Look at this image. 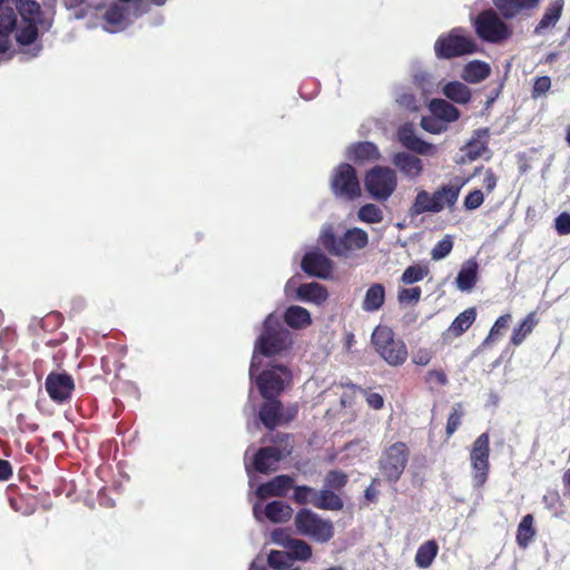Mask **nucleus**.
Instances as JSON below:
<instances>
[{"label":"nucleus","instance_id":"9","mask_svg":"<svg viewBox=\"0 0 570 570\" xmlns=\"http://www.w3.org/2000/svg\"><path fill=\"white\" fill-rule=\"evenodd\" d=\"M332 188L336 195L346 199H353L361 195L360 183L351 165L338 166L332 178Z\"/></svg>","mask_w":570,"mask_h":570},{"label":"nucleus","instance_id":"24","mask_svg":"<svg viewBox=\"0 0 570 570\" xmlns=\"http://www.w3.org/2000/svg\"><path fill=\"white\" fill-rule=\"evenodd\" d=\"M284 320L289 327L295 330L305 328L312 323L309 312L297 305L289 306L285 311Z\"/></svg>","mask_w":570,"mask_h":570},{"label":"nucleus","instance_id":"42","mask_svg":"<svg viewBox=\"0 0 570 570\" xmlns=\"http://www.w3.org/2000/svg\"><path fill=\"white\" fill-rule=\"evenodd\" d=\"M291 559L305 561L312 556V548L305 541L293 538L287 548Z\"/></svg>","mask_w":570,"mask_h":570},{"label":"nucleus","instance_id":"47","mask_svg":"<svg viewBox=\"0 0 570 570\" xmlns=\"http://www.w3.org/2000/svg\"><path fill=\"white\" fill-rule=\"evenodd\" d=\"M421 297L420 287L402 288L397 293V301L401 305H415Z\"/></svg>","mask_w":570,"mask_h":570},{"label":"nucleus","instance_id":"55","mask_svg":"<svg viewBox=\"0 0 570 570\" xmlns=\"http://www.w3.org/2000/svg\"><path fill=\"white\" fill-rule=\"evenodd\" d=\"M551 87V79L547 76H543V77H539L535 79L534 81V86H533V97H538V96H542L544 95L546 92L549 91Z\"/></svg>","mask_w":570,"mask_h":570},{"label":"nucleus","instance_id":"8","mask_svg":"<svg viewBox=\"0 0 570 570\" xmlns=\"http://www.w3.org/2000/svg\"><path fill=\"white\" fill-rule=\"evenodd\" d=\"M489 455H490V436L488 433H482L473 442L470 461L474 470L473 483L475 487H482L489 473Z\"/></svg>","mask_w":570,"mask_h":570},{"label":"nucleus","instance_id":"7","mask_svg":"<svg viewBox=\"0 0 570 570\" xmlns=\"http://www.w3.org/2000/svg\"><path fill=\"white\" fill-rule=\"evenodd\" d=\"M407 460V446L403 442H396L383 452L379 469L389 482L395 483L401 478Z\"/></svg>","mask_w":570,"mask_h":570},{"label":"nucleus","instance_id":"58","mask_svg":"<svg viewBox=\"0 0 570 570\" xmlns=\"http://www.w3.org/2000/svg\"><path fill=\"white\" fill-rule=\"evenodd\" d=\"M426 382L431 385H445L448 383V379L443 371L433 370L428 372Z\"/></svg>","mask_w":570,"mask_h":570},{"label":"nucleus","instance_id":"56","mask_svg":"<svg viewBox=\"0 0 570 570\" xmlns=\"http://www.w3.org/2000/svg\"><path fill=\"white\" fill-rule=\"evenodd\" d=\"M556 229L560 235L570 234V214L562 213L556 218Z\"/></svg>","mask_w":570,"mask_h":570},{"label":"nucleus","instance_id":"40","mask_svg":"<svg viewBox=\"0 0 570 570\" xmlns=\"http://www.w3.org/2000/svg\"><path fill=\"white\" fill-rule=\"evenodd\" d=\"M104 19L115 29L121 28L127 20V9L122 6L114 4L106 10Z\"/></svg>","mask_w":570,"mask_h":570},{"label":"nucleus","instance_id":"44","mask_svg":"<svg viewBox=\"0 0 570 570\" xmlns=\"http://www.w3.org/2000/svg\"><path fill=\"white\" fill-rule=\"evenodd\" d=\"M38 38V28L36 23H27L16 35V40L21 46H29Z\"/></svg>","mask_w":570,"mask_h":570},{"label":"nucleus","instance_id":"41","mask_svg":"<svg viewBox=\"0 0 570 570\" xmlns=\"http://www.w3.org/2000/svg\"><path fill=\"white\" fill-rule=\"evenodd\" d=\"M17 26V14L11 7H0V36L8 37Z\"/></svg>","mask_w":570,"mask_h":570},{"label":"nucleus","instance_id":"31","mask_svg":"<svg viewBox=\"0 0 570 570\" xmlns=\"http://www.w3.org/2000/svg\"><path fill=\"white\" fill-rule=\"evenodd\" d=\"M312 504L320 509L340 510L343 508L341 498L330 490H316L315 499Z\"/></svg>","mask_w":570,"mask_h":570},{"label":"nucleus","instance_id":"16","mask_svg":"<svg viewBox=\"0 0 570 570\" xmlns=\"http://www.w3.org/2000/svg\"><path fill=\"white\" fill-rule=\"evenodd\" d=\"M489 136L488 128L476 129L470 141L462 148V161H473L483 156L488 149Z\"/></svg>","mask_w":570,"mask_h":570},{"label":"nucleus","instance_id":"35","mask_svg":"<svg viewBox=\"0 0 570 570\" xmlns=\"http://www.w3.org/2000/svg\"><path fill=\"white\" fill-rule=\"evenodd\" d=\"M476 282V264L466 263L458 274L456 285L461 291H470Z\"/></svg>","mask_w":570,"mask_h":570},{"label":"nucleus","instance_id":"17","mask_svg":"<svg viewBox=\"0 0 570 570\" xmlns=\"http://www.w3.org/2000/svg\"><path fill=\"white\" fill-rule=\"evenodd\" d=\"M392 163L409 179H416L424 171L422 159L405 151L395 154Z\"/></svg>","mask_w":570,"mask_h":570},{"label":"nucleus","instance_id":"15","mask_svg":"<svg viewBox=\"0 0 570 570\" xmlns=\"http://www.w3.org/2000/svg\"><path fill=\"white\" fill-rule=\"evenodd\" d=\"M463 185V183L459 181L450 183L446 185H442L434 190L432 197L439 213L445 208L452 209L454 207L459 199Z\"/></svg>","mask_w":570,"mask_h":570},{"label":"nucleus","instance_id":"59","mask_svg":"<svg viewBox=\"0 0 570 570\" xmlns=\"http://www.w3.org/2000/svg\"><path fill=\"white\" fill-rule=\"evenodd\" d=\"M364 394H365L366 403L368 404L370 407H372L374 410H380L383 407L384 399L381 394L375 393V392H368V391H365Z\"/></svg>","mask_w":570,"mask_h":570},{"label":"nucleus","instance_id":"3","mask_svg":"<svg viewBox=\"0 0 570 570\" xmlns=\"http://www.w3.org/2000/svg\"><path fill=\"white\" fill-rule=\"evenodd\" d=\"M434 50L439 58L450 59L475 52L476 43L463 29L454 28L436 40Z\"/></svg>","mask_w":570,"mask_h":570},{"label":"nucleus","instance_id":"2","mask_svg":"<svg viewBox=\"0 0 570 570\" xmlns=\"http://www.w3.org/2000/svg\"><path fill=\"white\" fill-rule=\"evenodd\" d=\"M376 352L393 366L401 365L407 357V350L402 340L395 338L387 326H377L372 334Z\"/></svg>","mask_w":570,"mask_h":570},{"label":"nucleus","instance_id":"33","mask_svg":"<svg viewBox=\"0 0 570 570\" xmlns=\"http://www.w3.org/2000/svg\"><path fill=\"white\" fill-rule=\"evenodd\" d=\"M17 10L27 23H36L41 14L40 4L36 0H18Z\"/></svg>","mask_w":570,"mask_h":570},{"label":"nucleus","instance_id":"32","mask_svg":"<svg viewBox=\"0 0 570 570\" xmlns=\"http://www.w3.org/2000/svg\"><path fill=\"white\" fill-rule=\"evenodd\" d=\"M439 551L438 544L435 541L430 540L423 543L416 552L415 563L419 568L426 569L429 568L434 558L436 557Z\"/></svg>","mask_w":570,"mask_h":570},{"label":"nucleus","instance_id":"57","mask_svg":"<svg viewBox=\"0 0 570 570\" xmlns=\"http://www.w3.org/2000/svg\"><path fill=\"white\" fill-rule=\"evenodd\" d=\"M510 320H511V315L510 314H505V315L500 316L495 321L494 325L492 326V328L490 331V334L487 337L485 342L491 341L495 335H498L500 333V330L505 328L508 326V323L510 322Z\"/></svg>","mask_w":570,"mask_h":570},{"label":"nucleus","instance_id":"13","mask_svg":"<svg viewBox=\"0 0 570 570\" xmlns=\"http://www.w3.org/2000/svg\"><path fill=\"white\" fill-rule=\"evenodd\" d=\"M397 138L405 148L416 154L423 156H434L438 153L436 146L419 138L415 135L413 126L410 124H405L400 127L397 131Z\"/></svg>","mask_w":570,"mask_h":570},{"label":"nucleus","instance_id":"52","mask_svg":"<svg viewBox=\"0 0 570 570\" xmlns=\"http://www.w3.org/2000/svg\"><path fill=\"white\" fill-rule=\"evenodd\" d=\"M483 202V193L480 189H475L466 195L463 205L466 210H474L479 208Z\"/></svg>","mask_w":570,"mask_h":570},{"label":"nucleus","instance_id":"39","mask_svg":"<svg viewBox=\"0 0 570 570\" xmlns=\"http://www.w3.org/2000/svg\"><path fill=\"white\" fill-rule=\"evenodd\" d=\"M534 534L533 517L532 514H527L522 518L518 527L517 541L519 546L525 548L533 539Z\"/></svg>","mask_w":570,"mask_h":570},{"label":"nucleus","instance_id":"53","mask_svg":"<svg viewBox=\"0 0 570 570\" xmlns=\"http://www.w3.org/2000/svg\"><path fill=\"white\" fill-rule=\"evenodd\" d=\"M326 485L333 489L343 488L347 482V475L341 471H330L325 478Z\"/></svg>","mask_w":570,"mask_h":570},{"label":"nucleus","instance_id":"64","mask_svg":"<svg viewBox=\"0 0 570 570\" xmlns=\"http://www.w3.org/2000/svg\"><path fill=\"white\" fill-rule=\"evenodd\" d=\"M377 479H374L371 485L365 490V497L367 500L374 501L377 497V491L375 489V484L377 483Z\"/></svg>","mask_w":570,"mask_h":570},{"label":"nucleus","instance_id":"27","mask_svg":"<svg viewBox=\"0 0 570 570\" xmlns=\"http://www.w3.org/2000/svg\"><path fill=\"white\" fill-rule=\"evenodd\" d=\"M442 92L448 99L461 105L468 104L471 99L470 88L460 81L445 83Z\"/></svg>","mask_w":570,"mask_h":570},{"label":"nucleus","instance_id":"19","mask_svg":"<svg viewBox=\"0 0 570 570\" xmlns=\"http://www.w3.org/2000/svg\"><path fill=\"white\" fill-rule=\"evenodd\" d=\"M563 0H554L552 1L548 8L546 9L541 20L534 28V35L542 36L546 35L549 30H551L557 22L559 21L562 10H563Z\"/></svg>","mask_w":570,"mask_h":570},{"label":"nucleus","instance_id":"20","mask_svg":"<svg viewBox=\"0 0 570 570\" xmlns=\"http://www.w3.org/2000/svg\"><path fill=\"white\" fill-rule=\"evenodd\" d=\"M296 295L298 299L309 302L315 305H322L328 297L326 288L322 284L315 282L299 285L296 291Z\"/></svg>","mask_w":570,"mask_h":570},{"label":"nucleus","instance_id":"28","mask_svg":"<svg viewBox=\"0 0 570 570\" xmlns=\"http://www.w3.org/2000/svg\"><path fill=\"white\" fill-rule=\"evenodd\" d=\"M409 212L411 216H419L423 213H439L432 194L424 189L417 191Z\"/></svg>","mask_w":570,"mask_h":570},{"label":"nucleus","instance_id":"23","mask_svg":"<svg viewBox=\"0 0 570 570\" xmlns=\"http://www.w3.org/2000/svg\"><path fill=\"white\" fill-rule=\"evenodd\" d=\"M385 301V288L382 284L375 283L371 285L362 301V308L365 312L379 311Z\"/></svg>","mask_w":570,"mask_h":570},{"label":"nucleus","instance_id":"25","mask_svg":"<svg viewBox=\"0 0 570 570\" xmlns=\"http://www.w3.org/2000/svg\"><path fill=\"white\" fill-rule=\"evenodd\" d=\"M266 400L259 411V419L267 429H274L281 422L282 404L274 399Z\"/></svg>","mask_w":570,"mask_h":570},{"label":"nucleus","instance_id":"37","mask_svg":"<svg viewBox=\"0 0 570 570\" xmlns=\"http://www.w3.org/2000/svg\"><path fill=\"white\" fill-rule=\"evenodd\" d=\"M379 155L377 148L374 144L364 141L351 146L348 149V158L354 160H366L376 158Z\"/></svg>","mask_w":570,"mask_h":570},{"label":"nucleus","instance_id":"11","mask_svg":"<svg viewBox=\"0 0 570 570\" xmlns=\"http://www.w3.org/2000/svg\"><path fill=\"white\" fill-rule=\"evenodd\" d=\"M291 375L286 367L274 366L264 371L257 379V384L263 397L273 399L284 390V385L289 381Z\"/></svg>","mask_w":570,"mask_h":570},{"label":"nucleus","instance_id":"61","mask_svg":"<svg viewBox=\"0 0 570 570\" xmlns=\"http://www.w3.org/2000/svg\"><path fill=\"white\" fill-rule=\"evenodd\" d=\"M396 101H397L401 106H403V107H405V108H407V109L415 110V109L417 108L416 99H415V97H414L413 95H411V94H403V95H401V96L396 99Z\"/></svg>","mask_w":570,"mask_h":570},{"label":"nucleus","instance_id":"45","mask_svg":"<svg viewBox=\"0 0 570 570\" xmlns=\"http://www.w3.org/2000/svg\"><path fill=\"white\" fill-rule=\"evenodd\" d=\"M428 275V269L420 265L409 266L402 274L401 281L404 284H413L422 281Z\"/></svg>","mask_w":570,"mask_h":570},{"label":"nucleus","instance_id":"30","mask_svg":"<svg viewBox=\"0 0 570 570\" xmlns=\"http://www.w3.org/2000/svg\"><path fill=\"white\" fill-rule=\"evenodd\" d=\"M292 508L282 501H273L265 507L266 518L274 523H283L291 519Z\"/></svg>","mask_w":570,"mask_h":570},{"label":"nucleus","instance_id":"14","mask_svg":"<svg viewBox=\"0 0 570 570\" xmlns=\"http://www.w3.org/2000/svg\"><path fill=\"white\" fill-rule=\"evenodd\" d=\"M302 268L311 276L327 278L332 272V264L324 254L312 252L303 257Z\"/></svg>","mask_w":570,"mask_h":570},{"label":"nucleus","instance_id":"43","mask_svg":"<svg viewBox=\"0 0 570 570\" xmlns=\"http://www.w3.org/2000/svg\"><path fill=\"white\" fill-rule=\"evenodd\" d=\"M357 217L367 224H377L383 220V212L374 204H366L358 209Z\"/></svg>","mask_w":570,"mask_h":570},{"label":"nucleus","instance_id":"5","mask_svg":"<svg viewBox=\"0 0 570 570\" xmlns=\"http://www.w3.org/2000/svg\"><path fill=\"white\" fill-rule=\"evenodd\" d=\"M365 188L376 200L384 202L394 193L397 178L390 167L375 166L365 176Z\"/></svg>","mask_w":570,"mask_h":570},{"label":"nucleus","instance_id":"60","mask_svg":"<svg viewBox=\"0 0 570 570\" xmlns=\"http://www.w3.org/2000/svg\"><path fill=\"white\" fill-rule=\"evenodd\" d=\"M498 178L491 169H487L484 171V178L482 186L485 188L487 193H491L497 187Z\"/></svg>","mask_w":570,"mask_h":570},{"label":"nucleus","instance_id":"12","mask_svg":"<svg viewBox=\"0 0 570 570\" xmlns=\"http://www.w3.org/2000/svg\"><path fill=\"white\" fill-rule=\"evenodd\" d=\"M292 453V446L285 444L282 446L262 448L254 458V466L261 473H268L276 469V464Z\"/></svg>","mask_w":570,"mask_h":570},{"label":"nucleus","instance_id":"48","mask_svg":"<svg viewBox=\"0 0 570 570\" xmlns=\"http://www.w3.org/2000/svg\"><path fill=\"white\" fill-rule=\"evenodd\" d=\"M268 564L274 569H285L289 564V553L285 551H271L268 554Z\"/></svg>","mask_w":570,"mask_h":570},{"label":"nucleus","instance_id":"54","mask_svg":"<svg viewBox=\"0 0 570 570\" xmlns=\"http://www.w3.org/2000/svg\"><path fill=\"white\" fill-rule=\"evenodd\" d=\"M272 540L274 543L287 549L291 544L293 537L283 529H276L272 532Z\"/></svg>","mask_w":570,"mask_h":570},{"label":"nucleus","instance_id":"22","mask_svg":"<svg viewBox=\"0 0 570 570\" xmlns=\"http://www.w3.org/2000/svg\"><path fill=\"white\" fill-rule=\"evenodd\" d=\"M493 3L505 18H512L522 10L535 8L539 0H493Z\"/></svg>","mask_w":570,"mask_h":570},{"label":"nucleus","instance_id":"62","mask_svg":"<svg viewBox=\"0 0 570 570\" xmlns=\"http://www.w3.org/2000/svg\"><path fill=\"white\" fill-rule=\"evenodd\" d=\"M12 476L11 463L0 459V481H8Z\"/></svg>","mask_w":570,"mask_h":570},{"label":"nucleus","instance_id":"50","mask_svg":"<svg viewBox=\"0 0 570 570\" xmlns=\"http://www.w3.org/2000/svg\"><path fill=\"white\" fill-rule=\"evenodd\" d=\"M421 126L424 130L431 134H440L446 130V125L435 116L423 117L421 120Z\"/></svg>","mask_w":570,"mask_h":570},{"label":"nucleus","instance_id":"36","mask_svg":"<svg viewBox=\"0 0 570 570\" xmlns=\"http://www.w3.org/2000/svg\"><path fill=\"white\" fill-rule=\"evenodd\" d=\"M321 244L333 255L343 256L344 246L342 245V238L336 239L331 226L323 228L320 236Z\"/></svg>","mask_w":570,"mask_h":570},{"label":"nucleus","instance_id":"51","mask_svg":"<svg viewBox=\"0 0 570 570\" xmlns=\"http://www.w3.org/2000/svg\"><path fill=\"white\" fill-rule=\"evenodd\" d=\"M316 490L309 487H296L294 489V500L301 504H312L315 499Z\"/></svg>","mask_w":570,"mask_h":570},{"label":"nucleus","instance_id":"6","mask_svg":"<svg viewBox=\"0 0 570 570\" xmlns=\"http://www.w3.org/2000/svg\"><path fill=\"white\" fill-rule=\"evenodd\" d=\"M294 522L299 534L309 537L318 542H326L334 534L333 524L328 520L320 518L311 510H301L295 515Z\"/></svg>","mask_w":570,"mask_h":570},{"label":"nucleus","instance_id":"18","mask_svg":"<svg viewBox=\"0 0 570 570\" xmlns=\"http://www.w3.org/2000/svg\"><path fill=\"white\" fill-rule=\"evenodd\" d=\"M293 482L294 480L288 475H277L269 482L258 487L256 491L257 497L261 499H266L268 497H282L291 489Z\"/></svg>","mask_w":570,"mask_h":570},{"label":"nucleus","instance_id":"46","mask_svg":"<svg viewBox=\"0 0 570 570\" xmlns=\"http://www.w3.org/2000/svg\"><path fill=\"white\" fill-rule=\"evenodd\" d=\"M453 248V240L450 235L441 239L432 249L431 257L433 261H440L446 257Z\"/></svg>","mask_w":570,"mask_h":570},{"label":"nucleus","instance_id":"63","mask_svg":"<svg viewBox=\"0 0 570 570\" xmlns=\"http://www.w3.org/2000/svg\"><path fill=\"white\" fill-rule=\"evenodd\" d=\"M430 360L431 355L426 351H420L413 357V362L417 365H426L429 364Z\"/></svg>","mask_w":570,"mask_h":570},{"label":"nucleus","instance_id":"34","mask_svg":"<svg viewBox=\"0 0 570 570\" xmlns=\"http://www.w3.org/2000/svg\"><path fill=\"white\" fill-rule=\"evenodd\" d=\"M537 324V313H529L528 316L519 325V327L514 328L513 334L511 336L512 344L520 345L525 340V337L533 331Z\"/></svg>","mask_w":570,"mask_h":570},{"label":"nucleus","instance_id":"4","mask_svg":"<svg viewBox=\"0 0 570 570\" xmlns=\"http://www.w3.org/2000/svg\"><path fill=\"white\" fill-rule=\"evenodd\" d=\"M476 35L484 41L499 43L508 40L511 28L499 17L494 10H485L473 20Z\"/></svg>","mask_w":570,"mask_h":570},{"label":"nucleus","instance_id":"26","mask_svg":"<svg viewBox=\"0 0 570 570\" xmlns=\"http://www.w3.org/2000/svg\"><path fill=\"white\" fill-rule=\"evenodd\" d=\"M430 110L433 116L441 119L444 124L455 121L460 117V111L443 99H433L430 102Z\"/></svg>","mask_w":570,"mask_h":570},{"label":"nucleus","instance_id":"1","mask_svg":"<svg viewBox=\"0 0 570 570\" xmlns=\"http://www.w3.org/2000/svg\"><path fill=\"white\" fill-rule=\"evenodd\" d=\"M292 343L291 333L273 315H268L264 322V331L258 337L255 352L271 356L286 350ZM257 355L254 353L249 373L253 376L257 365Z\"/></svg>","mask_w":570,"mask_h":570},{"label":"nucleus","instance_id":"10","mask_svg":"<svg viewBox=\"0 0 570 570\" xmlns=\"http://www.w3.org/2000/svg\"><path fill=\"white\" fill-rule=\"evenodd\" d=\"M45 386L50 399L58 404H62L70 401L75 391V381L66 372H51L46 377Z\"/></svg>","mask_w":570,"mask_h":570},{"label":"nucleus","instance_id":"29","mask_svg":"<svg viewBox=\"0 0 570 570\" xmlns=\"http://www.w3.org/2000/svg\"><path fill=\"white\" fill-rule=\"evenodd\" d=\"M368 243L367 233L361 228H351L346 230L342 238V245L344 248V255L352 249H362Z\"/></svg>","mask_w":570,"mask_h":570},{"label":"nucleus","instance_id":"38","mask_svg":"<svg viewBox=\"0 0 570 570\" xmlns=\"http://www.w3.org/2000/svg\"><path fill=\"white\" fill-rule=\"evenodd\" d=\"M475 315L476 314L474 308L465 309L456 316V318L451 324L449 332H451L454 336H460L472 325L475 320Z\"/></svg>","mask_w":570,"mask_h":570},{"label":"nucleus","instance_id":"49","mask_svg":"<svg viewBox=\"0 0 570 570\" xmlns=\"http://www.w3.org/2000/svg\"><path fill=\"white\" fill-rule=\"evenodd\" d=\"M463 415L462 405L460 403H456L451 414L449 415L448 423H446V434L451 435L453 434L458 428L461 425V417Z\"/></svg>","mask_w":570,"mask_h":570},{"label":"nucleus","instance_id":"21","mask_svg":"<svg viewBox=\"0 0 570 570\" xmlns=\"http://www.w3.org/2000/svg\"><path fill=\"white\" fill-rule=\"evenodd\" d=\"M491 68L487 62L473 60L466 63L462 71V79L470 83H479L490 76Z\"/></svg>","mask_w":570,"mask_h":570}]
</instances>
